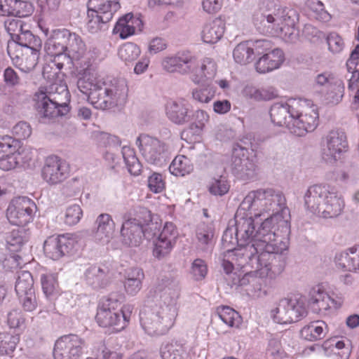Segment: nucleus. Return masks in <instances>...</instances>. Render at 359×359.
Listing matches in <instances>:
<instances>
[{
    "label": "nucleus",
    "instance_id": "nucleus-28",
    "mask_svg": "<svg viewBox=\"0 0 359 359\" xmlns=\"http://www.w3.org/2000/svg\"><path fill=\"white\" fill-rule=\"evenodd\" d=\"M284 60L282 50L276 48L260 57L255 63V69L259 73L265 74L279 68Z\"/></svg>",
    "mask_w": 359,
    "mask_h": 359
},
{
    "label": "nucleus",
    "instance_id": "nucleus-13",
    "mask_svg": "<svg viewBox=\"0 0 359 359\" xmlns=\"http://www.w3.org/2000/svg\"><path fill=\"white\" fill-rule=\"evenodd\" d=\"M121 299H123L122 295L118 297L115 294H111L107 298L102 300L95 316L100 326L114 327L116 331L124 328V320H120V313L118 310L121 306Z\"/></svg>",
    "mask_w": 359,
    "mask_h": 359
},
{
    "label": "nucleus",
    "instance_id": "nucleus-61",
    "mask_svg": "<svg viewBox=\"0 0 359 359\" xmlns=\"http://www.w3.org/2000/svg\"><path fill=\"white\" fill-rule=\"evenodd\" d=\"M259 271L253 269L250 272H247L243 277H241L240 274L233 273L232 277V280L228 283V285L231 287L233 286H241V287H248L251 283L250 279H252L253 276L255 275V273H257Z\"/></svg>",
    "mask_w": 359,
    "mask_h": 359
},
{
    "label": "nucleus",
    "instance_id": "nucleus-9",
    "mask_svg": "<svg viewBox=\"0 0 359 359\" xmlns=\"http://www.w3.org/2000/svg\"><path fill=\"white\" fill-rule=\"evenodd\" d=\"M163 69L168 72L182 74L194 73L197 76L212 79L217 72L216 63L211 58H205L201 65L197 58L190 52H180L162 62Z\"/></svg>",
    "mask_w": 359,
    "mask_h": 359
},
{
    "label": "nucleus",
    "instance_id": "nucleus-29",
    "mask_svg": "<svg viewBox=\"0 0 359 359\" xmlns=\"http://www.w3.org/2000/svg\"><path fill=\"white\" fill-rule=\"evenodd\" d=\"M95 225V238L103 243H108L112 238L115 229V223L111 216L107 213L100 214L97 216Z\"/></svg>",
    "mask_w": 359,
    "mask_h": 359
},
{
    "label": "nucleus",
    "instance_id": "nucleus-17",
    "mask_svg": "<svg viewBox=\"0 0 359 359\" xmlns=\"http://www.w3.org/2000/svg\"><path fill=\"white\" fill-rule=\"evenodd\" d=\"M306 313L304 302L300 299L284 298L279 301L273 318L280 324L291 323L299 321L306 316Z\"/></svg>",
    "mask_w": 359,
    "mask_h": 359
},
{
    "label": "nucleus",
    "instance_id": "nucleus-11",
    "mask_svg": "<svg viewBox=\"0 0 359 359\" xmlns=\"http://www.w3.org/2000/svg\"><path fill=\"white\" fill-rule=\"evenodd\" d=\"M136 145L149 163L161 166L169 157V146L148 135H140L136 140Z\"/></svg>",
    "mask_w": 359,
    "mask_h": 359
},
{
    "label": "nucleus",
    "instance_id": "nucleus-24",
    "mask_svg": "<svg viewBox=\"0 0 359 359\" xmlns=\"http://www.w3.org/2000/svg\"><path fill=\"white\" fill-rule=\"evenodd\" d=\"M74 241L65 235L50 236L43 243V251L47 257L57 260L69 253L73 248Z\"/></svg>",
    "mask_w": 359,
    "mask_h": 359
},
{
    "label": "nucleus",
    "instance_id": "nucleus-12",
    "mask_svg": "<svg viewBox=\"0 0 359 359\" xmlns=\"http://www.w3.org/2000/svg\"><path fill=\"white\" fill-rule=\"evenodd\" d=\"M34 108L41 122L53 121L59 116L67 115L70 110L69 104H64L46 95L39 89L34 96Z\"/></svg>",
    "mask_w": 359,
    "mask_h": 359
},
{
    "label": "nucleus",
    "instance_id": "nucleus-63",
    "mask_svg": "<svg viewBox=\"0 0 359 359\" xmlns=\"http://www.w3.org/2000/svg\"><path fill=\"white\" fill-rule=\"evenodd\" d=\"M148 187L154 193H160L165 189V182L160 173L154 172L148 179Z\"/></svg>",
    "mask_w": 359,
    "mask_h": 359
},
{
    "label": "nucleus",
    "instance_id": "nucleus-34",
    "mask_svg": "<svg viewBox=\"0 0 359 359\" xmlns=\"http://www.w3.org/2000/svg\"><path fill=\"white\" fill-rule=\"evenodd\" d=\"M336 262L344 269L356 272L359 270V248L356 245L337 254Z\"/></svg>",
    "mask_w": 359,
    "mask_h": 359
},
{
    "label": "nucleus",
    "instance_id": "nucleus-21",
    "mask_svg": "<svg viewBox=\"0 0 359 359\" xmlns=\"http://www.w3.org/2000/svg\"><path fill=\"white\" fill-rule=\"evenodd\" d=\"M87 53V47L78 34L72 33L68 43L67 52L60 56L61 62L57 63V70H61L65 66L70 67L74 61H80L85 57Z\"/></svg>",
    "mask_w": 359,
    "mask_h": 359
},
{
    "label": "nucleus",
    "instance_id": "nucleus-59",
    "mask_svg": "<svg viewBox=\"0 0 359 359\" xmlns=\"http://www.w3.org/2000/svg\"><path fill=\"white\" fill-rule=\"evenodd\" d=\"M82 216L83 211L81 206L74 204L67 208L65 222L68 225H74L81 220Z\"/></svg>",
    "mask_w": 359,
    "mask_h": 359
},
{
    "label": "nucleus",
    "instance_id": "nucleus-50",
    "mask_svg": "<svg viewBox=\"0 0 359 359\" xmlns=\"http://www.w3.org/2000/svg\"><path fill=\"white\" fill-rule=\"evenodd\" d=\"M217 313L219 318L229 327H238L241 323V317L239 313L229 306L217 308Z\"/></svg>",
    "mask_w": 359,
    "mask_h": 359
},
{
    "label": "nucleus",
    "instance_id": "nucleus-1",
    "mask_svg": "<svg viewBox=\"0 0 359 359\" xmlns=\"http://www.w3.org/2000/svg\"><path fill=\"white\" fill-rule=\"evenodd\" d=\"M241 205L243 209L254 211L255 217L276 216L278 226L283 236L290 233V211L287 206L285 194L273 188L259 189L250 191L244 198Z\"/></svg>",
    "mask_w": 359,
    "mask_h": 359
},
{
    "label": "nucleus",
    "instance_id": "nucleus-51",
    "mask_svg": "<svg viewBox=\"0 0 359 359\" xmlns=\"http://www.w3.org/2000/svg\"><path fill=\"white\" fill-rule=\"evenodd\" d=\"M131 18V13L126 14L119 18L114 28V32L119 33L120 38L123 39L128 38L135 33V25H133V22L132 24L130 22V19Z\"/></svg>",
    "mask_w": 359,
    "mask_h": 359
},
{
    "label": "nucleus",
    "instance_id": "nucleus-54",
    "mask_svg": "<svg viewBox=\"0 0 359 359\" xmlns=\"http://www.w3.org/2000/svg\"><path fill=\"white\" fill-rule=\"evenodd\" d=\"M344 91V83L341 79H338L334 81V83L327 88L325 95V100L328 103L336 104L341 100Z\"/></svg>",
    "mask_w": 359,
    "mask_h": 359
},
{
    "label": "nucleus",
    "instance_id": "nucleus-56",
    "mask_svg": "<svg viewBox=\"0 0 359 359\" xmlns=\"http://www.w3.org/2000/svg\"><path fill=\"white\" fill-rule=\"evenodd\" d=\"M20 142L11 136H0V156L20 151Z\"/></svg>",
    "mask_w": 359,
    "mask_h": 359
},
{
    "label": "nucleus",
    "instance_id": "nucleus-5",
    "mask_svg": "<svg viewBox=\"0 0 359 359\" xmlns=\"http://www.w3.org/2000/svg\"><path fill=\"white\" fill-rule=\"evenodd\" d=\"M304 198L306 209L323 218L338 217L345 206L344 198L338 189L329 184L309 187Z\"/></svg>",
    "mask_w": 359,
    "mask_h": 359
},
{
    "label": "nucleus",
    "instance_id": "nucleus-4",
    "mask_svg": "<svg viewBox=\"0 0 359 359\" xmlns=\"http://www.w3.org/2000/svg\"><path fill=\"white\" fill-rule=\"evenodd\" d=\"M269 114L272 123L299 137L313 131L318 124V113L313 105L300 111L287 102H277L271 107Z\"/></svg>",
    "mask_w": 359,
    "mask_h": 359
},
{
    "label": "nucleus",
    "instance_id": "nucleus-48",
    "mask_svg": "<svg viewBox=\"0 0 359 359\" xmlns=\"http://www.w3.org/2000/svg\"><path fill=\"white\" fill-rule=\"evenodd\" d=\"M233 57L236 63L242 65H247L255 59L248 41L238 43L233 49Z\"/></svg>",
    "mask_w": 359,
    "mask_h": 359
},
{
    "label": "nucleus",
    "instance_id": "nucleus-60",
    "mask_svg": "<svg viewBox=\"0 0 359 359\" xmlns=\"http://www.w3.org/2000/svg\"><path fill=\"white\" fill-rule=\"evenodd\" d=\"M264 276H260V271L255 273L252 279H250L251 283L250 286L245 289L246 292L249 295H252L253 297H259L260 295L264 282L263 280Z\"/></svg>",
    "mask_w": 359,
    "mask_h": 359
},
{
    "label": "nucleus",
    "instance_id": "nucleus-26",
    "mask_svg": "<svg viewBox=\"0 0 359 359\" xmlns=\"http://www.w3.org/2000/svg\"><path fill=\"white\" fill-rule=\"evenodd\" d=\"M85 276L87 284L94 289L106 287L111 280V271L104 264L91 266L86 270Z\"/></svg>",
    "mask_w": 359,
    "mask_h": 359
},
{
    "label": "nucleus",
    "instance_id": "nucleus-19",
    "mask_svg": "<svg viewBox=\"0 0 359 359\" xmlns=\"http://www.w3.org/2000/svg\"><path fill=\"white\" fill-rule=\"evenodd\" d=\"M85 341L76 334H67L60 337L55 344V359H79L83 352Z\"/></svg>",
    "mask_w": 359,
    "mask_h": 359
},
{
    "label": "nucleus",
    "instance_id": "nucleus-39",
    "mask_svg": "<svg viewBox=\"0 0 359 359\" xmlns=\"http://www.w3.org/2000/svg\"><path fill=\"white\" fill-rule=\"evenodd\" d=\"M327 326L324 321L312 322L304 326L300 331L302 338L307 341H316L322 339L325 335V330Z\"/></svg>",
    "mask_w": 359,
    "mask_h": 359
},
{
    "label": "nucleus",
    "instance_id": "nucleus-62",
    "mask_svg": "<svg viewBox=\"0 0 359 359\" xmlns=\"http://www.w3.org/2000/svg\"><path fill=\"white\" fill-rule=\"evenodd\" d=\"M39 51H32L31 54L25 56L20 64V69L24 72L32 71L37 65Z\"/></svg>",
    "mask_w": 359,
    "mask_h": 359
},
{
    "label": "nucleus",
    "instance_id": "nucleus-53",
    "mask_svg": "<svg viewBox=\"0 0 359 359\" xmlns=\"http://www.w3.org/2000/svg\"><path fill=\"white\" fill-rule=\"evenodd\" d=\"M274 24L279 22L280 25H296L298 21V14L294 9L284 8L273 15Z\"/></svg>",
    "mask_w": 359,
    "mask_h": 359
},
{
    "label": "nucleus",
    "instance_id": "nucleus-23",
    "mask_svg": "<svg viewBox=\"0 0 359 359\" xmlns=\"http://www.w3.org/2000/svg\"><path fill=\"white\" fill-rule=\"evenodd\" d=\"M124 219V222H131L142 229H148V231H151V236H156L160 229L158 223L153 222L151 212L144 207H133L125 214Z\"/></svg>",
    "mask_w": 359,
    "mask_h": 359
},
{
    "label": "nucleus",
    "instance_id": "nucleus-15",
    "mask_svg": "<svg viewBox=\"0 0 359 359\" xmlns=\"http://www.w3.org/2000/svg\"><path fill=\"white\" fill-rule=\"evenodd\" d=\"M321 144L323 159L327 163H334L342 153L347 151L346 133L341 130H332L323 138Z\"/></svg>",
    "mask_w": 359,
    "mask_h": 359
},
{
    "label": "nucleus",
    "instance_id": "nucleus-3",
    "mask_svg": "<svg viewBox=\"0 0 359 359\" xmlns=\"http://www.w3.org/2000/svg\"><path fill=\"white\" fill-rule=\"evenodd\" d=\"M78 90L86 96L87 100L96 109L107 110L122 105L127 100L128 86L123 79H114L106 83L96 79L79 78Z\"/></svg>",
    "mask_w": 359,
    "mask_h": 359
},
{
    "label": "nucleus",
    "instance_id": "nucleus-43",
    "mask_svg": "<svg viewBox=\"0 0 359 359\" xmlns=\"http://www.w3.org/2000/svg\"><path fill=\"white\" fill-rule=\"evenodd\" d=\"M43 91L46 92V95L64 104H68L70 101L67 86L61 81L53 83L48 88H46Z\"/></svg>",
    "mask_w": 359,
    "mask_h": 359
},
{
    "label": "nucleus",
    "instance_id": "nucleus-14",
    "mask_svg": "<svg viewBox=\"0 0 359 359\" xmlns=\"http://www.w3.org/2000/svg\"><path fill=\"white\" fill-rule=\"evenodd\" d=\"M272 14H260L254 18L255 25L259 32L283 38L284 40L294 43L299 36V31L295 25H280L274 24Z\"/></svg>",
    "mask_w": 359,
    "mask_h": 359
},
{
    "label": "nucleus",
    "instance_id": "nucleus-20",
    "mask_svg": "<svg viewBox=\"0 0 359 359\" xmlns=\"http://www.w3.org/2000/svg\"><path fill=\"white\" fill-rule=\"evenodd\" d=\"M177 232L172 222H166L154 241V256L161 259L168 256L176 243Z\"/></svg>",
    "mask_w": 359,
    "mask_h": 359
},
{
    "label": "nucleus",
    "instance_id": "nucleus-44",
    "mask_svg": "<svg viewBox=\"0 0 359 359\" xmlns=\"http://www.w3.org/2000/svg\"><path fill=\"white\" fill-rule=\"evenodd\" d=\"M27 241V234L23 229H13L6 236L7 248L11 252L20 251Z\"/></svg>",
    "mask_w": 359,
    "mask_h": 359
},
{
    "label": "nucleus",
    "instance_id": "nucleus-25",
    "mask_svg": "<svg viewBox=\"0 0 359 359\" xmlns=\"http://www.w3.org/2000/svg\"><path fill=\"white\" fill-rule=\"evenodd\" d=\"M235 235L240 241L241 248H244L251 244L254 239L255 226L252 217L241 216L236 214L233 224Z\"/></svg>",
    "mask_w": 359,
    "mask_h": 359
},
{
    "label": "nucleus",
    "instance_id": "nucleus-40",
    "mask_svg": "<svg viewBox=\"0 0 359 359\" xmlns=\"http://www.w3.org/2000/svg\"><path fill=\"white\" fill-rule=\"evenodd\" d=\"M161 356L163 359H191L187 348L177 342H171L163 346L161 348Z\"/></svg>",
    "mask_w": 359,
    "mask_h": 359
},
{
    "label": "nucleus",
    "instance_id": "nucleus-57",
    "mask_svg": "<svg viewBox=\"0 0 359 359\" xmlns=\"http://www.w3.org/2000/svg\"><path fill=\"white\" fill-rule=\"evenodd\" d=\"M208 120V114L203 110H196L191 113L190 129L194 130V133H198L205 126V123Z\"/></svg>",
    "mask_w": 359,
    "mask_h": 359
},
{
    "label": "nucleus",
    "instance_id": "nucleus-37",
    "mask_svg": "<svg viewBox=\"0 0 359 359\" xmlns=\"http://www.w3.org/2000/svg\"><path fill=\"white\" fill-rule=\"evenodd\" d=\"M144 278V274L142 269L140 268L130 269L126 273L124 281V288L126 293L130 296L136 295L142 288Z\"/></svg>",
    "mask_w": 359,
    "mask_h": 359
},
{
    "label": "nucleus",
    "instance_id": "nucleus-35",
    "mask_svg": "<svg viewBox=\"0 0 359 359\" xmlns=\"http://www.w3.org/2000/svg\"><path fill=\"white\" fill-rule=\"evenodd\" d=\"M214 235L215 230L212 224H199L196 230L197 248L204 252L210 250L213 246Z\"/></svg>",
    "mask_w": 359,
    "mask_h": 359
},
{
    "label": "nucleus",
    "instance_id": "nucleus-33",
    "mask_svg": "<svg viewBox=\"0 0 359 359\" xmlns=\"http://www.w3.org/2000/svg\"><path fill=\"white\" fill-rule=\"evenodd\" d=\"M30 161V154L25 149L18 153L3 154L0 156V169L8 171L17 167H25L29 165Z\"/></svg>",
    "mask_w": 359,
    "mask_h": 359
},
{
    "label": "nucleus",
    "instance_id": "nucleus-27",
    "mask_svg": "<svg viewBox=\"0 0 359 359\" xmlns=\"http://www.w3.org/2000/svg\"><path fill=\"white\" fill-rule=\"evenodd\" d=\"M151 235L148 229H142L129 222H124L121 229L122 243L128 247H137L147 234Z\"/></svg>",
    "mask_w": 359,
    "mask_h": 359
},
{
    "label": "nucleus",
    "instance_id": "nucleus-46",
    "mask_svg": "<svg viewBox=\"0 0 359 359\" xmlns=\"http://www.w3.org/2000/svg\"><path fill=\"white\" fill-rule=\"evenodd\" d=\"M193 165L184 156H177L169 166L170 173L175 176H184L192 172Z\"/></svg>",
    "mask_w": 359,
    "mask_h": 359
},
{
    "label": "nucleus",
    "instance_id": "nucleus-38",
    "mask_svg": "<svg viewBox=\"0 0 359 359\" xmlns=\"http://www.w3.org/2000/svg\"><path fill=\"white\" fill-rule=\"evenodd\" d=\"M12 41L22 47L29 48L32 51H40L42 47L41 39L28 29H24L20 33H13Z\"/></svg>",
    "mask_w": 359,
    "mask_h": 359
},
{
    "label": "nucleus",
    "instance_id": "nucleus-45",
    "mask_svg": "<svg viewBox=\"0 0 359 359\" xmlns=\"http://www.w3.org/2000/svg\"><path fill=\"white\" fill-rule=\"evenodd\" d=\"M15 290L18 296L25 295L28 292H34V279L30 272L27 271H20L18 273Z\"/></svg>",
    "mask_w": 359,
    "mask_h": 359
},
{
    "label": "nucleus",
    "instance_id": "nucleus-41",
    "mask_svg": "<svg viewBox=\"0 0 359 359\" xmlns=\"http://www.w3.org/2000/svg\"><path fill=\"white\" fill-rule=\"evenodd\" d=\"M87 17V27L91 33H96L102 29L104 26L112 19L111 15H109V13L101 14L97 11L88 8Z\"/></svg>",
    "mask_w": 359,
    "mask_h": 359
},
{
    "label": "nucleus",
    "instance_id": "nucleus-32",
    "mask_svg": "<svg viewBox=\"0 0 359 359\" xmlns=\"http://www.w3.org/2000/svg\"><path fill=\"white\" fill-rule=\"evenodd\" d=\"M191 110L183 102H172L166 106L168 118L177 125H183L191 121Z\"/></svg>",
    "mask_w": 359,
    "mask_h": 359
},
{
    "label": "nucleus",
    "instance_id": "nucleus-55",
    "mask_svg": "<svg viewBox=\"0 0 359 359\" xmlns=\"http://www.w3.org/2000/svg\"><path fill=\"white\" fill-rule=\"evenodd\" d=\"M215 94V87L210 83L202 85L192 90V97L201 103L209 102Z\"/></svg>",
    "mask_w": 359,
    "mask_h": 359
},
{
    "label": "nucleus",
    "instance_id": "nucleus-22",
    "mask_svg": "<svg viewBox=\"0 0 359 359\" xmlns=\"http://www.w3.org/2000/svg\"><path fill=\"white\" fill-rule=\"evenodd\" d=\"M67 177L65 163L56 156H48L42 169V177L49 184L63 182Z\"/></svg>",
    "mask_w": 359,
    "mask_h": 359
},
{
    "label": "nucleus",
    "instance_id": "nucleus-58",
    "mask_svg": "<svg viewBox=\"0 0 359 359\" xmlns=\"http://www.w3.org/2000/svg\"><path fill=\"white\" fill-rule=\"evenodd\" d=\"M229 184L224 177L220 176L218 179H213L210 187V192L215 196H223L229 190Z\"/></svg>",
    "mask_w": 359,
    "mask_h": 359
},
{
    "label": "nucleus",
    "instance_id": "nucleus-10",
    "mask_svg": "<svg viewBox=\"0 0 359 359\" xmlns=\"http://www.w3.org/2000/svg\"><path fill=\"white\" fill-rule=\"evenodd\" d=\"M72 33V32L67 29H54L50 36L47 39L44 48L48 55L53 57V60L50 64L43 67V75L44 77L46 76L48 79H50L51 76L53 77L57 74V72H54L53 75H51L49 69H52L55 67L57 69V63L61 62L60 56L65 55L67 52Z\"/></svg>",
    "mask_w": 359,
    "mask_h": 359
},
{
    "label": "nucleus",
    "instance_id": "nucleus-7",
    "mask_svg": "<svg viewBox=\"0 0 359 359\" xmlns=\"http://www.w3.org/2000/svg\"><path fill=\"white\" fill-rule=\"evenodd\" d=\"M168 299L165 294L161 297L158 304L152 307L144 306L141 310L140 323L148 334L163 335L173 326L177 316V309L173 301L167 303Z\"/></svg>",
    "mask_w": 359,
    "mask_h": 359
},
{
    "label": "nucleus",
    "instance_id": "nucleus-36",
    "mask_svg": "<svg viewBox=\"0 0 359 359\" xmlns=\"http://www.w3.org/2000/svg\"><path fill=\"white\" fill-rule=\"evenodd\" d=\"M224 29V22L221 18H216L205 25L202 39L205 43H215L222 37Z\"/></svg>",
    "mask_w": 359,
    "mask_h": 359
},
{
    "label": "nucleus",
    "instance_id": "nucleus-42",
    "mask_svg": "<svg viewBox=\"0 0 359 359\" xmlns=\"http://www.w3.org/2000/svg\"><path fill=\"white\" fill-rule=\"evenodd\" d=\"M119 0H89L88 8L97 11L101 14H114L120 8Z\"/></svg>",
    "mask_w": 359,
    "mask_h": 359
},
{
    "label": "nucleus",
    "instance_id": "nucleus-52",
    "mask_svg": "<svg viewBox=\"0 0 359 359\" xmlns=\"http://www.w3.org/2000/svg\"><path fill=\"white\" fill-rule=\"evenodd\" d=\"M19 337L6 332L0 333V354L11 355L15 351Z\"/></svg>",
    "mask_w": 359,
    "mask_h": 359
},
{
    "label": "nucleus",
    "instance_id": "nucleus-31",
    "mask_svg": "<svg viewBox=\"0 0 359 359\" xmlns=\"http://www.w3.org/2000/svg\"><path fill=\"white\" fill-rule=\"evenodd\" d=\"M334 300L319 285L313 287L309 292V304L314 313L327 311Z\"/></svg>",
    "mask_w": 359,
    "mask_h": 359
},
{
    "label": "nucleus",
    "instance_id": "nucleus-6",
    "mask_svg": "<svg viewBox=\"0 0 359 359\" xmlns=\"http://www.w3.org/2000/svg\"><path fill=\"white\" fill-rule=\"evenodd\" d=\"M273 250L264 249L249 258H236L238 265L250 267L260 271V276H266L271 279L282 273L286 265L288 242L280 240L279 245L273 246Z\"/></svg>",
    "mask_w": 359,
    "mask_h": 359
},
{
    "label": "nucleus",
    "instance_id": "nucleus-8",
    "mask_svg": "<svg viewBox=\"0 0 359 359\" xmlns=\"http://www.w3.org/2000/svg\"><path fill=\"white\" fill-rule=\"evenodd\" d=\"M289 236H284L281 232V228L278 226L276 216H268L264 219L254 235V239L251 244L244 248H237L233 251V255L236 258L245 257L249 258L257 254V252L264 249L273 250V246L279 245L280 240L285 241Z\"/></svg>",
    "mask_w": 359,
    "mask_h": 359
},
{
    "label": "nucleus",
    "instance_id": "nucleus-64",
    "mask_svg": "<svg viewBox=\"0 0 359 359\" xmlns=\"http://www.w3.org/2000/svg\"><path fill=\"white\" fill-rule=\"evenodd\" d=\"M327 42L330 50L334 53H340L344 48L343 39L335 32H332L327 36Z\"/></svg>",
    "mask_w": 359,
    "mask_h": 359
},
{
    "label": "nucleus",
    "instance_id": "nucleus-18",
    "mask_svg": "<svg viewBox=\"0 0 359 359\" xmlns=\"http://www.w3.org/2000/svg\"><path fill=\"white\" fill-rule=\"evenodd\" d=\"M257 168L254 161L247 156L245 147L237 144L232 152V173L238 179L248 180L255 177Z\"/></svg>",
    "mask_w": 359,
    "mask_h": 359
},
{
    "label": "nucleus",
    "instance_id": "nucleus-16",
    "mask_svg": "<svg viewBox=\"0 0 359 359\" xmlns=\"http://www.w3.org/2000/svg\"><path fill=\"white\" fill-rule=\"evenodd\" d=\"M36 206L34 201L26 196L18 197L11 201L6 217L9 222L16 226H25L32 222Z\"/></svg>",
    "mask_w": 359,
    "mask_h": 359
},
{
    "label": "nucleus",
    "instance_id": "nucleus-30",
    "mask_svg": "<svg viewBox=\"0 0 359 359\" xmlns=\"http://www.w3.org/2000/svg\"><path fill=\"white\" fill-rule=\"evenodd\" d=\"M180 284L179 281L172 277L170 274L162 276L157 282L156 286V292H163L160 296L165 294L168 297L167 303L174 302V305H177V299L180 295Z\"/></svg>",
    "mask_w": 359,
    "mask_h": 359
},
{
    "label": "nucleus",
    "instance_id": "nucleus-2",
    "mask_svg": "<svg viewBox=\"0 0 359 359\" xmlns=\"http://www.w3.org/2000/svg\"><path fill=\"white\" fill-rule=\"evenodd\" d=\"M241 205L243 209L254 211L255 217L276 216L278 226L283 236L290 233V211L287 206L285 194L273 188L259 189L250 191L244 198Z\"/></svg>",
    "mask_w": 359,
    "mask_h": 359
},
{
    "label": "nucleus",
    "instance_id": "nucleus-49",
    "mask_svg": "<svg viewBox=\"0 0 359 359\" xmlns=\"http://www.w3.org/2000/svg\"><path fill=\"white\" fill-rule=\"evenodd\" d=\"M141 50L140 47L132 42L123 44L118 50V55L126 65L133 63L140 56Z\"/></svg>",
    "mask_w": 359,
    "mask_h": 359
},
{
    "label": "nucleus",
    "instance_id": "nucleus-47",
    "mask_svg": "<svg viewBox=\"0 0 359 359\" xmlns=\"http://www.w3.org/2000/svg\"><path fill=\"white\" fill-rule=\"evenodd\" d=\"M121 154L128 172L133 175H140L142 165L136 157L134 150L129 147L124 146L122 147Z\"/></svg>",
    "mask_w": 359,
    "mask_h": 359
}]
</instances>
